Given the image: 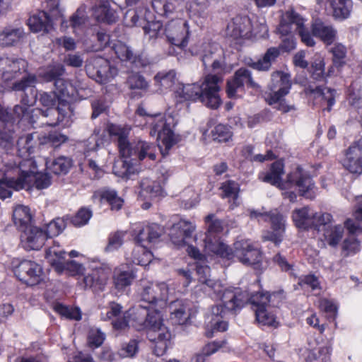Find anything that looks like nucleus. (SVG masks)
I'll return each mask as SVG.
<instances>
[{"instance_id":"nucleus-1","label":"nucleus","mask_w":362,"mask_h":362,"mask_svg":"<svg viewBox=\"0 0 362 362\" xmlns=\"http://www.w3.org/2000/svg\"><path fill=\"white\" fill-rule=\"evenodd\" d=\"M140 296L144 303L137 309L139 325L144 324L147 329V337L153 342L155 355L163 356L170 344L171 333L163 324L159 309L163 308L168 300L171 290L165 282L154 283L141 281Z\"/></svg>"},{"instance_id":"nucleus-2","label":"nucleus","mask_w":362,"mask_h":362,"mask_svg":"<svg viewBox=\"0 0 362 362\" xmlns=\"http://www.w3.org/2000/svg\"><path fill=\"white\" fill-rule=\"evenodd\" d=\"M279 293H257L252 296L240 288L226 290L222 296V303L212 307L210 320L207 324L206 335L211 337L215 332H224L228 322L224 320L227 314L240 308L248 300L255 306L256 320L262 325L277 327L279 322L270 303L274 305V300Z\"/></svg>"},{"instance_id":"nucleus-3","label":"nucleus","mask_w":362,"mask_h":362,"mask_svg":"<svg viewBox=\"0 0 362 362\" xmlns=\"http://www.w3.org/2000/svg\"><path fill=\"white\" fill-rule=\"evenodd\" d=\"M219 228H208L202 237L204 243L205 250L210 255L230 259L233 253L240 262L252 265L258 264L262 260V252L259 245L250 240H240L234 243L232 252L220 240Z\"/></svg>"},{"instance_id":"nucleus-4","label":"nucleus","mask_w":362,"mask_h":362,"mask_svg":"<svg viewBox=\"0 0 362 362\" xmlns=\"http://www.w3.org/2000/svg\"><path fill=\"white\" fill-rule=\"evenodd\" d=\"M0 71L5 83L13 81L11 88L14 91L25 92L35 87V75L28 73L25 60L4 54L0 57Z\"/></svg>"},{"instance_id":"nucleus-5","label":"nucleus","mask_w":362,"mask_h":362,"mask_svg":"<svg viewBox=\"0 0 362 362\" xmlns=\"http://www.w3.org/2000/svg\"><path fill=\"white\" fill-rule=\"evenodd\" d=\"M106 131L111 137H117L118 148L122 157H134L140 161L146 158L151 160H156L154 144L141 140L130 143L125 129L113 123L107 124Z\"/></svg>"},{"instance_id":"nucleus-6","label":"nucleus","mask_w":362,"mask_h":362,"mask_svg":"<svg viewBox=\"0 0 362 362\" xmlns=\"http://www.w3.org/2000/svg\"><path fill=\"white\" fill-rule=\"evenodd\" d=\"M136 115L146 119L145 124H149L151 126L150 134L152 136L156 134L161 139L162 144L164 146V149H160L163 156L168 155L170 150L176 142L174 139V132L170 124L167 123L164 115L161 113L148 114L142 105H139Z\"/></svg>"},{"instance_id":"nucleus-7","label":"nucleus","mask_w":362,"mask_h":362,"mask_svg":"<svg viewBox=\"0 0 362 362\" xmlns=\"http://www.w3.org/2000/svg\"><path fill=\"white\" fill-rule=\"evenodd\" d=\"M71 97H64L58 91L43 92L40 94V103L47 107V110L42 111L44 116L57 115L55 120L49 119L46 122L48 126L55 127L63 123L68 117V111L70 110V100L74 98Z\"/></svg>"},{"instance_id":"nucleus-8","label":"nucleus","mask_w":362,"mask_h":362,"mask_svg":"<svg viewBox=\"0 0 362 362\" xmlns=\"http://www.w3.org/2000/svg\"><path fill=\"white\" fill-rule=\"evenodd\" d=\"M291 88L290 75L281 71H276L272 74V81L269 85V93L265 100L269 105L278 104L277 110L284 113L294 110L293 105L286 103L284 97L289 93Z\"/></svg>"},{"instance_id":"nucleus-9","label":"nucleus","mask_w":362,"mask_h":362,"mask_svg":"<svg viewBox=\"0 0 362 362\" xmlns=\"http://www.w3.org/2000/svg\"><path fill=\"white\" fill-rule=\"evenodd\" d=\"M245 87L255 90H259L261 88L255 81L251 71L245 67H241L227 79L226 84V95L230 99H236L238 98V92L245 93Z\"/></svg>"},{"instance_id":"nucleus-10","label":"nucleus","mask_w":362,"mask_h":362,"mask_svg":"<svg viewBox=\"0 0 362 362\" xmlns=\"http://www.w3.org/2000/svg\"><path fill=\"white\" fill-rule=\"evenodd\" d=\"M222 81L216 74L206 75L201 84L199 101L210 109H218L222 103L219 95Z\"/></svg>"},{"instance_id":"nucleus-11","label":"nucleus","mask_w":362,"mask_h":362,"mask_svg":"<svg viewBox=\"0 0 362 362\" xmlns=\"http://www.w3.org/2000/svg\"><path fill=\"white\" fill-rule=\"evenodd\" d=\"M65 74V68L62 64L49 65L40 77L45 82H54L57 91L64 97H71L75 95V88L67 80L62 78Z\"/></svg>"},{"instance_id":"nucleus-12","label":"nucleus","mask_w":362,"mask_h":362,"mask_svg":"<svg viewBox=\"0 0 362 362\" xmlns=\"http://www.w3.org/2000/svg\"><path fill=\"white\" fill-rule=\"evenodd\" d=\"M15 276L23 283L28 286L40 284L43 279L42 267L38 263L28 259L13 262Z\"/></svg>"},{"instance_id":"nucleus-13","label":"nucleus","mask_w":362,"mask_h":362,"mask_svg":"<svg viewBox=\"0 0 362 362\" xmlns=\"http://www.w3.org/2000/svg\"><path fill=\"white\" fill-rule=\"evenodd\" d=\"M295 186L298 189L300 196L313 199L314 195L311 194V191L314 187L315 183L310 173L305 170L300 165L288 173L284 186Z\"/></svg>"},{"instance_id":"nucleus-14","label":"nucleus","mask_w":362,"mask_h":362,"mask_svg":"<svg viewBox=\"0 0 362 362\" xmlns=\"http://www.w3.org/2000/svg\"><path fill=\"white\" fill-rule=\"evenodd\" d=\"M121 313V305L112 302L107 309L101 313V318L103 320H112L113 327L117 330L126 329L129 326V318L132 316H134V320L139 323V321L136 320V317H138L136 308L130 309L124 313L122 319L119 318Z\"/></svg>"},{"instance_id":"nucleus-15","label":"nucleus","mask_w":362,"mask_h":362,"mask_svg":"<svg viewBox=\"0 0 362 362\" xmlns=\"http://www.w3.org/2000/svg\"><path fill=\"white\" fill-rule=\"evenodd\" d=\"M83 277L78 281L79 285L84 289L90 288L93 291H103L106 285L109 272L100 265L89 267L85 271Z\"/></svg>"},{"instance_id":"nucleus-16","label":"nucleus","mask_w":362,"mask_h":362,"mask_svg":"<svg viewBox=\"0 0 362 362\" xmlns=\"http://www.w3.org/2000/svg\"><path fill=\"white\" fill-rule=\"evenodd\" d=\"M344 168L351 174H362V136L354 141L346 150Z\"/></svg>"},{"instance_id":"nucleus-17","label":"nucleus","mask_w":362,"mask_h":362,"mask_svg":"<svg viewBox=\"0 0 362 362\" xmlns=\"http://www.w3.org/2000/svg\"><path fill=\"white\" fill-rule=\"evenodd\" d=\"M189 28L187 21L184 23L172 21L165 25V36L173 45L185 48L188 44Z\"/></svg>"},{"instance_id":"nucleus-18","label":"nucleus","mask_w":362,"mask_h":362,"mask_svg":"<svg viewBox=\"0 0 362 362\" xmlns=\"http://www.w3.org/2000/svg\"><path fill=\"white\" fill-rule=\"evenodd\" d=\"M92 199L94 202L97 201L100 204H107L110 210L115 211L121 210L124 204V199L119 196L117 191L108 187L94 191Z\"/></svg>"},{"instance_id":"nucleus-19","label":"nucleus","mask_w":362,"mask_h":362,"mask_svg":"<svg viewBox=\"0 0 362 362\" xmlns=\"http://www.w3.org/2000/svg\"><path fill=\"white\" fill-rule=\"evenodd\" d=\"M18 175L23 180V189L35 187L43 189L49 187L52 183L51 177L47 173L21 170Z\"/></svg>"},{"instance_id":"nucleus-20","label":"nucleus","mask_w":362,"mask_h":362,"mask_svg":"<svg viewBox=\"0 0 362 362\" xmlns=\"http://www.w3.org/2000/svg\"><path fill=\"white\" fill-rule=\"evenodd\" d=\"M21 234L23 246L27 250H38L42 247L46 235L42 228H23Z\"/></svg>"},{"instance_id":"nucleus-21","label":"nucleus","mask_w":362,"mask_h":362,"mask_svg":"<svg viewBox=\"0 0 362 362\" xmlns=\"http://www.w3.org/2000/svg\"><path fill=\"white\" fill-rule=\"evenodd\" d=\"M111 69L110 61L101 57L92 59L86 67L87 71L92 73V76L95 77V80L100 83H103L110 77Z\"/></svg>"},{"instance_id":"nucleus-22","label":"nucleus","mask_w":362,"mask_h":362,"mask_svg":"<svg viewBox=\"0 0 362 362\" xmlns=\"http://www.w3.org/2000/svg\"><path fill=\"white\" fill-rule=\"evenodd\" d=\"M30 31L33 33H49L53 29L52 19L49 13L45 11H38L31 15L27 23Z\"/></svg>"},{"instance_id":"nucleus-23","label":"nucleus","mask_w":362,"mask_h":362,"mask_svg":"<svg viewBox=\"0 0 362 362\" xmlns=\"http://www.w3.org/2000/svg\"><path fill=\"white\" fill-rule=\"evenodd\" d=\"M25 37L22 27L8 25L0 31V47H11L17 46Z\"/></svg>"},{"instance_id":"nucleus-24","label":"nucleus","mask_w":362,"mask_h":362,"mask_svg":"<svg viewBox=\"0 0 362 362\" xmlns=\"http://www.w3.org/2000/svg\"><path fill=\"white\" fill-rule=\"evenodd\" d=\"M14 124L11 115L0 105V146H6L13 141Z\"/></svg>"},{"instance_id":"nucleus-25","label":"nucleus","mask_w":362,"mask_h":362,"mask_svg":"<svg viewBox=\"0 0 362 362\" xmlns=\"http://www.w3.org/2000/svg\"><path fill=\"white\" fill-rule=\"evenodd\" d=\"M30 95L25 91L21 98L22 105H16L13 108V113L20 120L30 119V107L33 106L37 100V90L35 87L29 88Z\"/></svg>"},{"instance_id":"nucleus-26","label":"nucleus","mask_w":362,"mask_h":362,"mask_svg":"<svg viewBox=\"0 0 362 362\" xmlns=\"http://www.w3.org/2000/svg\"><path fill=\"white\" fill-rule=\"evenodd\" d=\"M279 48L271 47L267 49L261 59L253 61L252 59L247 63V65L252 69L258 71H269L272 64L276 62L280 56Z\"/></svg>"},{"instance_id":"nucleus-27","label":"nucleus","mask_w":362,"mask_h":362,"mask_svg":"<svg viewBox=\"0 0 362 362\" xmlns=\"http://www.w3.org/2000/svg\"><path fill=\"white\" fill-rule=\"evenodd\" d=\"M169 308L170 320L174 324L185 325L192 317L189 304L182 300L172 302Z\"/></svg>"},{"instance_id":"nucleus-28","label":"nucleus","mask_w":362,"mask_h":362,"mask_svg":"<svg viewBox=\"0 0 362 362\" xmlns=\"http://www.w3.org/2000/svg\"><path fill=\"white\" fill-rule=\"evenodd\" d=\"M113 49L118 59L121 61L130 62L136 67H144L146 60L141 54H134L129 47L121 42L115 43Z\"/></svg>"},{"instance_id":"nucleus-29","label":"nucleus","mask_w":362,"mask_h":362,"mask_svg":"<svg viewBox=\"0 0 362 362\" xmlns=\"http://www.w3.org/2000/svg\"><path fill=\"white\" fill-rule=\"evenodd\" d=\"M313 35L325 45H331L337 39V31L332 25H327L321 21H315L311 25Z\"/></svg>"},{"instance_id":"nucleus-30","label":"nucleus","mask_w":362,"mask_h":362,"mask_svg":"<svg viewBox=\"0 0 362 362\" xmlns=\"http://www.w3.org/2000/svg\"><path fill=\"white\" fill-rule=\"evenodd\" d=\"M93 15L98 23L108 25L115 23L118 21L117 12L111 7L110 3L104 4H95L93 6Z\"/></svg>"},{"instance_id":"nucleus-31","label":"nucleus","mask_w":362,"mask_h":362,"mask_svg":"<svg viewBox=\"0 0 362 362\" xmlns=\"http://www.w3.org/2000/svg\"><path fill=\"white\" fill-rule=\"evenodd\" d=\"M284 173V163L282 160H277L273 162L269 170L264 173L262 181L272 185L284 189V183L282 182V175Z\"/></svg>"},{"instance_id":"nucleus-32","label":"nucleus","mask_w":362,"mask_h":362,"mask_svg":"<svg viewBox=\"0 0 362 362\" xmlns=\"http://www.w3.org/2000/svg\"><path fill=\"white\" fill-rule=\"evenodd\" d=\"M141 27L144 36L148 41L156 40L165 35V26L163 27L161 21L155 20L152 13L151 16H148Z\"/></svg>"},{"instance_id":"nucleus-33","label":"nucleus","mask_w":362,"mask_h":362,"mask_svg":"<svg viewBox=\"0 0 362 362\" xmlns=\"http://www.w3.org/2000/svg\"><path fill=\"white\" fill-rule=\"evenodd\" d=\"M197 273L199 275V281L205 284L209 288L214 291V293L217 294L221 300L222 301V296L226 290L234 289L235 288H223V285L216 281L209 279L210 268L206 265H197ZM221 304H223L222 303Z\"/></svg>"},{"instance_id":"nucleus-34","label":"nucleus","mask_w":362,"mask_h":362,"mask_svg":"<svg viewBox=\"0 0 362 362\" xmlns=\"http://www.w3.org/2000/svg\"><path fill=\"white\" fill-rule=\"evenodd\" d=\"M201 84H182L175 90V95L177 103H182L186 101L196 102L199 99Z\"/></svg>"},{"instance_id":"nucleus-35","label":"nucleus","mask_w":362,"mask_h":362,"mask_svg":"<svg viewBox=\"0 0 362 362\" xmlns=\"http://www.w3.org/2000/svg\"><path fill=\"white\" fill-rule=\"evenodd\" d=\"M148 16L151 12L146 8H130L124 14V22L127 27H141Z\"/></svg>"},{"instance_id":"nucleus-36","label":"nucleus","mask_w":362,"mask_h":362,"mask_svg":"<svg viewBox=\"0 0 362 362\" xmlns=\"http://www.w3.org/2000/svg\"><path fill=\"white\" fill-rule=\"evenodd\" d=\"M139 197L141 199H152L162 193L160 184L148 177L143 178L139 182Z\"/></svg>"},{"instance_id":"nucleus-37","label":"nucleus","mask_w":362,"mask_h":362,"mask_svg":"<svg viewBox=\"0 0 362 362\" xmlns=\"http://www.w3.org/2000/svg\"><path fill=\"white\" fill-rule=\"evenodd\" d=\"M66 252L59 245L49 247L45 252V258L59 274L63 273V264L65 261Z\"/></svg>"},{"instance_id":"nucleus-38","label":"nucleus","mask_w":362,"mask_h":362,"mask_svg":"<svg viewBox=\"0 0 362 362\" xmlns=\"http://www.w3.org/2000/svg\"><path fill=\"white\" fill-rule=\"evenodd\" d=\"M296 25V28L299 30L304 27V21L300 15L293 9L288 10L286 12L284 18L281 21L279 32L281 34L291 33L290 25Z\"/></svg>"},{"instance_id":"nucleus-39","label":"nucleus","mask_w":362,"mask_h":362,"mask_svg":"<svg viewBox=\"0 0 362 362\" xmlns=\"http://www.w3.org/2000/svg\"><path fill=\"white\" fill-rule=\"evenodd\" d=\"M23 189V180L17 178L4 177L0 179V199H5L12 195L11 189L16 191Z\"/></svg>"},{"instance_id":"nucleus-40","label":"nucleus","mask_w":362,"mask_h":362,"mask_svg":"<svg viewBox=\"0 0 362 362\" xmlns=\"http://www.w3.org/2000/svg\"><path fill=\"white\" fill-rule=\"evenodd\" d=\"M328 4L335 19L344 20L349 16L352 9V1L329 0Z\"/></svg>"},{"instance_id":"nucleus-41","label":"nucleus","mask_w":362,"mask_h":362,"mask_svg":"<svg viewBox=\"0 0 362 362\" xmlns=\"http://www.w3.org/2000/svg\"><path fill=\"white\" fill-rule=\"evenodd\" d=\"M87 21V16L85 11L78 8L74 13L69 20L62 21V28L73 29V33H76L78 30H81Z\"/></svg>"},{"instance_id":"nucleus-42","label":"nucleus","mask_w":362,"mask_h":362,"mask_svg":"<svg viewBox=\"0 0 362 362\" xmlns=\"http://www.w3.org/2000/svg\"><path fill=\"white\" fill-rule=\"evenodd\" d=\"M124 160L116 162L113 166L114 174L122 179H129L134 173V166L132 160H139L134 157L125 158Z\"/></svg>"},{"instance_id":"nucleus-43","label":"nucleus","mask_w":362,"mask_h":362,"mask_svg":"<svg viewBox=\"0 0 362 362\" xmlns=\"http://www.w3.org/2000/svg\"><path fill=\"white\" fill-rule=\"evenodd\" d=\"M33 215L28 206L19 205L13 212V223L16 226H32Z\"/></svg>"},{"instance_id":"nucleus-44","label":"nucleus","mask_w":362,"mask_h":362,"mask_svg":"<svg viewBox=\"0 0 362 362\" xmlns=\"http://www.w3.org/2000/svg\"><path fill=\"white\" fill-rule=\"evenodd\" d=\"M220 197L222 199H233L236 201L240 191V185L233 180H227L221 183L219 187Z\"/></svg>"},{"instance_id":"nucleus-45","label":"nucleus","mask_w":362,"mask_h":362,"mask_svg":"<svg viewBox=\"0 0 362 362\" xmlns=\"http://www.w3.org/2000/svg\"><path fill=\"white\" fill-rule=\"evenodd\" d=\"M135 279V275L132 271L116 270L114 275V284L115 288L122 291L127 286H129Z\"/></svg>"},{"instance_id":"nucleus-46","label":"nucleus","mask_w":362,"mask_h":362,"mask_svg":"<svg viewBox=\"0 0 362 362\" xmlns=\"http://www.w3.org/2000/svg\"><path fill=\"white\" fill-rule=\"evenodd\" d=\"M332 64L337 69H341L346 64V47L341 43H337L331 48Z\"/></svg>"},{"instance_id":"nucleus-47","label":"nucleus","mask_w":362,"mask_h":362,"mask_svg":"<svg viewBox=\"0 0 362 362\" xmlns=\"http://www.w3.org/2000/svg\"><path fill=\"white\" fill-rule=\"evenodd\" d=\"M72 165V160L66 156L56 158L49 166V170L55 175H65Z\"/></svg>"},{"instance_id":"nucleus-48","label":"nucleus","mask_w":362,"mask_h":362,"mask_svg":"<svg viewBox=\"0 0 362 362\" xmlns=\"http://www.w3.org/2000/svg\"><path fill=\"white\" fill-rule=\"evenodd\" d=\"M233 132L227 124H218L211 130V136L218 142H227L232 139Z\"/></svg>"},{"instance_id":"nucleus-49","label":"nucleus","mask_w":362,"mask_h":362,"mask_svg":"<svg viewBox=\"0 0 362 362\" xmlns=\"http://www.w3.org/2000/svg\"><path fill=\"white\" fill-rule=\"evenodd\" d=\"M170 235L173 243L177 245L188 244L189 239L194 231V228L183 230L181 228H170Z\"/></svg>"},{"instance_id":"nucleus-50","label":"nucleus","mask_w":362,"mask_h":362,"mask_svg":"<svg viewBox=\"0 0 362 362\" xmlns=\"http://www.w3.org/2000/svg\"><path fill=\"white\" fill-rule=\"evenodd\" d=\"M69 137L57 131L49 132L41 139V144H48L54 148L59 147L62 144L68 141Z\"/></svg>"},{"instance_id":"nucleus-51","label":"nucleus","mask_w":362,"mask_h":362,"mask_svg":"<svg viewBox=\"0 0 362 362\" xmlns=\"http://www.w3.org/2000/svg\"><path fill=\"white\" fill-rule=\"evenodd\" d=\"M325 240L331 246H335L342 238L343 228H322L320 230Z\"/></svg>"},{"instance_id":"nucleus-52","label":"nucleus","mask_w":362,"mask_h":362,"mask_svg":"<svg viewBox=\"0 0 362 362\" xmlns=\"http://www.w3.org/2000/svg\"><path fill=\"white\" fill-rule=\"evenodd\" d=\"M176 72L174 70H170L166 72H158L155 76V81L159 86L165 89L170 88L175 82Z\"/></svg>"},{"instance_id":"nucleus-53","label":"nucleus","mask_w":362,"mask_h":362,"mask_svg":"<svg viewBox=\"0 0 362 362\" xmlns=\"http://www.w3.org/2000/svg\"><path fill=\"white\" fill-rule=\"evenodd\" d=\"M125 236L126 232L120 230L110 234L108 238V243L105 247V251L110 252L118 250L122 245Z\"/></svg>"},{"instance_id":"nucleus-54","label":"nucleus","mask_w":362,"mask_h":362,"mask_svg":"<svg viewBox=\"0 0 362 362\" xmlns=\"http://www.w3.org/2000/svg\"><path fill=\"white\" fill-rule=\"evenodd\" d=\"M54 310L60 315L70 320H80L81 313L78 308L65 306L61 303H57L54 306Z\"/></svg>"},{"instance_id":"nucleus-55","label":"nucleus","mask_w":362,"mask_h":362,"mask_svg":"<svg viewBox=\"0 0 362 362\" xmlns=\"http://www.w3.org/2000/svg\"><path fill=\"white\" fill-rule=\"evenodd\" d=\"M160 233L156 228H141L138 232L136 240L141 243H154L160 237Z\"/></svg>"},{"instance_id":"nucleus-56","label":"nucleus","mask_w":362,"mask_h":362,"mask_svg":"<svg viewBox=\"0 0 362 362\" xmlns=\"http://www.w3.org/2000/svg\"><path fill=\"white\" fill-rule=\"evenodd\" d=\"M134 262L141 266H147L152 259V254L143 246H137L134 252Z\"/></svg>"},{"instance_id":"nucleus-57","label":"nucleus","mask_w":362,"mask_h":362,"mask_svg":"<svg viewBox=\"0 0 362 362\" xmlns=\"http://www.w3.org/2000/svg\"><path fill=\"white\" fill-rule=\"evenodd\" d=\"M325 66L324 59L315 60L310 66V73L311 78L317 81L326 80Z\"/></svg>"},{"instance_id":"nucleus-58","label":"nucleus","mask_w":362,"mask_h":362,"mask_svg":"<svg viewBox=\"0 0 362 362\" xmlns=\"http://www.w3.org/2000/svg\"><path fill=\"white\" fill-rule=\"evenodd\" d=\"M309 210L308 206H304L300 209H296L293 211L292 220L295 226H305L307 221L311 219Z\"/></svg>"},{"instance_id":"nucleus-59","label":"nucleus","mask_w":362,"mask_h":362,"mask_svg":"<svg viewBox=\"0 0 362 362\" xmlns=\"http://www.w3.org/2000/svg\"><path fill=\"white\" fill-rule=\"evenodd\" d=\"M264 222L270 223L272 226H285L286 218L277 209H274L266 212Z\"/></svg>"},{"instance_id":"nucleus-60","label":"nucleus","mask_w":362,"mask_h":362,"mask_svg":"<svg viewBox=\"0 0 362 362\" xmlns=\"http://www.w3.org/2000/svg\"><path fill=\"white\" fill-rule=\"evenodd\" d=\"M93 216V211L88 207H81L75 216L72 218L71 222L76 226H85Z\"/></svg>"},{"instance_id":"nucleus-61","label":"nucleus","mask_w":362,"mask_h":362,"mask_svg":"<svg viewBox=\"0 0 362 362\" xmlns=\"http://www.w3.org/2000/svg\"><path fill=\"white\" fill-rule=\"evenodd\" d=\"M312 224L310 226H327L332 223L333 216L327 212H316L311 216Z\"/></svg>"},{"instance_id":"nucleus-62","label":"nucleus","mask_w":362,"mask_h":362,"mask_svg":"<svg viewBox=\"0 0 362 362\" xmlns=\"http://www.w3.org/2000/svg\"><path fill=\"white\" fill-rule=\"evenodd\" d=\"M127 83L130 89L146 90L148 83L145 78L139 74H132L127 78Z\"/></svg>"},{"instance_id":"nucleus-63","label":"nucleus","mask_w":362,"mask_h":362,"mask_svg":"<svg viewBox=\"0 0 362 362\" xmlns=\"http://www.w3.org/2000/svg\"><path fill=\"white\" fill-rule=\"evenodd\" d=\"M139 342L134 339L130 340L128 343L122 344L121 349L119 351V354L123 358H132L134 357L139 350Z\"/></svg>"},{"instance_id":"nucleus-64","label":"nucleus","mask_w":362,"mask_h":362,"mask_svg":"<svg viewBox=\"0 0 362 362\" xmlns=\"http://www.w3.org/2000/svg\"><path fill=\"white\" fill-rule=\"evenodd\" d=\"M105 339V334L97 328H91L88 335V343L90 347L100 346Z\"/></svg>"}]
</instances>
